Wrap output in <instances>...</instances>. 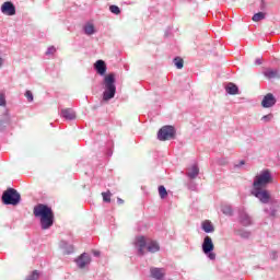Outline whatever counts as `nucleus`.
Here are the masks:
<instances>
[{
  "mask_svg": "<svg viewBox=\"0 0 280 280\" xmlns=\"http://www.w3.org/2000/svg\"><path fill=\"white\" fill-rule=\"evenodd\" d=\"M35 218L40 219V226L43 231L51 229L54 226V211L46 205L39 203L34 207Z\"/></svg>",
  "mask_w": 280,
  "mask_h": 280,
  "instance_id": "f257e3e1",
  "label": "nucleus"
},
{
  "mask_svg": "<svg viewBox=\"0 0 280 280\" xmlns=\"http://www.w3.org/2000/svg\"><path fill=\"white\" fill-rule=\"evenodd\" d=\"M115 73L106 74L103 79V102H110L117 93V85H115Z\"/></svg>",
  "mask_w": 280,
  "mask_h": 280,
  "instance_id": "f03ea898",
  "label": "nucleus"
},
{
  "mask_svg": "<svg viewBox=\"0 0 280 280\" xmlns=\"http://www.w3.org/2000/svg\"><path fill=\"white\" fill-rule=\"evenodd\" d=\"M135 246L138 249V255H145V248L148 253H159L161 250V246L156 241H148L144 236L136 237Z\"/></svg>",
  "mask_w": 280,
  "mask_h": 280,
  "instance_id": "7ed1b4c3",
  "label": "nucleus"
},
{
  "mask_svg": "<svg viewBox=\"0 0 280 280\" xmlns=\"http://www.w3.org/2000/svg\"><path fill=\"white\" fill-rule=\"evenodd\" d=\"M270 183H272V174H270V171L265 170L254 178L253 188L259 189L268 187Z\"/></svg>",
  "mask_w": 280,
  "mask_h": 280,
  "instance_id": "20e7f679",
  "label": "nucleus"
},
{
  "mask_svg": "<svg viewBox=\"0 0 280 280\" xmlns=\"http://www.w3.org/2000/svg\"><path fill=\"white\" fill-rule=\"evenodd\" d=\"M2 202L3 205H12L13 207H16V205L21 202V194L14 188H9L2 194Z\"/></svg>",
  "mask_w": 280,
  "mask_h": 280,
  "instance_id": "39448f33",
  "label": "nucleus"
},
{
  "mask_svg": "<svg viewBox=\"0 0 280 280\" xmlns=\"http://www.w3.org/2000/svg\"><path fill=\"white\" fill-rule=\"evenodd\" d=\"M202 253H205L211 261H214L215 259V253H213V248L215 246L213 245V240H211V236H206L203 238V243L201 245Z\"/></svg>",
  "mask_w": 280,
  "mask_h": 280,
  "instance_id": "423d86ee",
  "label": "nucleus"
},
{
  "mask_svg": "<svg viewBox=\"0 0 280 280\" xmlns=\"http://www.w3.org/2000/svg\"><path fill=\"white\" fill-rule=\"evenodd\" d=\"M176 137V129L172 126H164L158 132L159 141H171Z\"/></svg>",
  "mask_w": 280,
  "mask_h": 280,
  "instance_id": "0eeeda50",
  "label": "nucleus"
},
{
  "mask_svg": "<svg viewBox=\"0 0 280 280\" xmlns=\"http://www.w3.org/2000/svg\"><path fill=\"white\" fill-rule=\"evenodd\" d=\"M252 196H255L262 205H268L270 200V192L264 188H253Z\"/></svg>",
  "mask_w": 280,
  "mask_h": 280,
  "instance_id": "6e6552de",
  "label": "nucleus"
},
{
  "mask_svg": "<svg viewBox=\"0 0 280 280\" xmlns=\"http://www.w3.org/2000/svg\"><path fill=\"white\" fill-rule=\"evenodd\" d=\"M1 12L5 16H14L16 14V7H14V3L7 1L1 5Z\"/></svg>",
  "mask_w": 280,
  "mask_h": 280,
  "instance_id": "1a4fd4ad",
  "label": "nucleus"
},
{
  "mask_svg": "<svg viewBox=\"0 0 280 280\" xmlns=\"http://www.w3.org/2000/svg\"><path fill=\"white\" fill-rule=\"evenodd\" d=\"M277 104V98H275V95L272 93H268L264 96L261 101L262 108H272Z\"/></svg>",
  "mask_w": 280,
  "mask_h": 280,
  "instance_id": "9d476101",
  "label": "nucleus"
},
{
  "mask_svg": "<svg viewBox=\"0 0 280 280\" xmlns=\"http://www.w3.org/2000/svg\"><path fill=\"white\" fill-rule=\"evenodd\" d=\"M77 266L78 268H86L89 264H91V256L86 253H83L81 256L77 258Z\"/></svg>",
  "mask_w": 280,
  "mask_h": 280,
  "instance_id": "9b49d317",
  "label": "nucleus"
},
{
  "mask_svg": "<svg viewBox=\"0 0 280 280\" xmlns=\"http://www.w3.org/2000/svg\"><path fill=\"white\" fill-rule=\"evenodd\" d=\"M238 218L243 226H250L253 224V219L244 210H240Z\"/></svg>",
  "mask_w": 280,
  "mask_h": 280,
  "instance_id": "f8f14e48",
  "label": "nucleus"
},
{
  "mask_svg": "<svg viewBox=\"0 0 280 280\" xmlns=\"http://www.w3.org/2000/svg\"><path fill=\"white\" fill-rule=\"evenodd\" d=\"M150 272L151 277L156 280H163L165 277V269L163 268L151 267Z\"/></svg>",
  "mask_w": 280,
  "mask_h": 280,
  "instance_id": "ddd939ff",
  "label": "nucleus"
},
{
  "mask_svg": "<svg viewBox=\"0 0 280 280\" xmlns=\"http://www.w3.org/2000/svg\"><path fill=\"white\" fill-rule=\"evenodd\" d=\"M270 202V207L269 208H265V213H267L268 215H270L271 218H275V215H277V208L279 207L280 202L279 200H271Z\"/></svg>",
  "mask_w": 280,
  "mask_h": 280,
  "instance_id": "4468645a",
  "label": "nucleus"
},
{
  "mask_svg": "<svg viewBox=\"0 0 280 280\" xmlns=\"http://www.w3.org/2000/svg\"><path fill=\"white\" fill-rule=\"evenodd\" d=\"M94 69L98 75H106V62L102 59H98L94 63Z\"/></svg>",
  "mask_w": 280,
  "mask_h": 280,
  "instance_id": "2eb2a0df",
  "label": "nucleus"
},
{
  "mask_svg": "<svg viewBox=\"0 0 280 280\" xmlns=\"http://www.w3.org/2000/svg\"><path fill=\"white\" fill-rule=\"evenodd\" d=\"M60 116L67 121H73L75 119V112L71 108H63L61 109Z\"/></svg>",
  "mask_w": 280,
  "mask_h": 280,
  "instance_id": "dca6fc26",
  "label": "nucleus"
},
{
  "mask_svg": "<svg viewBox=\"0 0 280 280\" xmlns=\"http://www.w3.org/2000/svg\"><path fill=\"white\" fill-rule=\"evenodd\" d=\"M198 174H200V168L198 167V164H194L192 166L187 168L186 176H188V178L194 180V178H198Z\"/></svg>",
  "mask_w": 280,
  "mask_h": 280,
  "instance_id": "f3484780",
  "label": "nucleus"
},
{
  "mask_svg": "<svg viewBox=\"0 0 280 280\" xmlns=\"http://www.w3.org/2000/svg\"><path fill=\"white\" fill-rule=\"evenodd\" d=\"M201 229L205 231V233H213V231H215L213 223H211L209 220H206L201 223Z\"/></svg>",
  "mask_w": 280,
  "mask_h": 280,
  "instance_id": "a211bd4d",
  "label": "nucleus"
},
{
  "mask_svg": "<svg viewBox=\"0 0 280 280\" xmlns=\"http://www.w3.org/2000/svg\"><path fill=\"white\" fill-rule=\"evenodd\" d=\"M83 32L86 34V36H93V34H95V25H93L91 22L85 23L83 26Z\"/></svg>",
  "mask_w": 280,
  "mask_h": 280,
  "instance_id": "6ab92c4d",
  "label": "nucleus"
},
{
  "mask_svg": "<svg viewBox=\"0 0 280 280\" xmlns=\"http://www.w3.org/2000/svg\"><path fill=\"white\" fill-rule=\"evenodd\" d=\"M225 91L229 93V95H237V93H240V89L234 83H229L225 86Z\"/></svg>",
  "mask_w": 280,
  "mask_h": 280,
  "instance_id": "aec40b11",
  "label": "nucleus"
},
{
  "mask_svg": "<svg viewBox=\"0 0 280 280\" xmlns=\"http://www.w3.org/2000/svg\"><path fill=\"white\" fill-rule=\"evenodd\" d=\"M265 78H268L269 80H272L275 78H280L279 75V70H273V69H267L264 72Z\"/></svg>",
  "mask_w": 280,
  "mask_h": 280,
  "instance_id": "412c9836",
  "label": "nucleus"
},
{
  "mask_svg": "<svg viewBox=\"0 0 280 280\" xmlns=\"http://www.w3.org/2000/svg\"><path fill=\"white\" fill-rule=\"evenodd\" d=\"M60 246L63 249V252L66 253V255H71V253H73V250H74L73 245H71L65 241L60 243Z\"/></svg>",
  "mask_w": 280,
  "mask_h": 280,
  "instance_id": "4be33fe9",
  "label": "nucleus"
},
{
  "mask_svg": "<svg viewBox=\"0 0 280 280\" xmlns=\"http://www.w3.org/2000/svg\"><path fill=\"white\" fill-rule=\"evenodd\" d=\"M264 19H266V13L258 12L253 15L252 21H254L255 23H259V21H264Z\"/></svg>",
  "mask_w": 280,
  "mask_h": 280,
  "instance_id": "5701e85b",
  "label": "nucleus"
},
{
  "mask_svg": "<svg viewBox=\"0 0 280 280\" xmlns=\"http://www.w3.org/2000/svg\"><path fill=\"white\" fill-rule=\"evenodd\" d=\"M221 211L224 215H233V208L229 205H223Z\"/></svg>",
  "mask_w": 280,
  "mask_h": 280,
  "instance_id": "b1692460",
  "label": "nucleus"
},
{
  "mask_svg": "<svg viewBox=\"0 0 280 280\" xmlns=\"http://www.w3.org/2000/svg\"><path fill=\"white\" fill-rule=\"evenodd\" d=\"M109 12H112V14H121V9L115 4H112L109 7Z\"/></svg>",
  "mask_w": 280,
  "mask_h": 280,
  "instance_id": "393cba45",
  "label": "nucleus"
},
{
  "mask_svg": "<svg viewBox=\"0 0 280 280\" xmlns=\"http://www.w3.org/2000/svg\"><path fill=\"white\" fill-rule=\"evenodd\" d=\"M174 65L177 67V69H183L184 61L180 57H176L174 59Z\"/></svg>",
  "mask_w": 280,
  "mask_h": 280,
  "instance_id": "a878e982",
  "label": "nucleus"
},
{
  "mask_svg": "<svg viewBox=\"0 0 280 280\" xmlns=\"http://www.w3.org/2000/svg\"><path fill=\"white\" fill-rule=\"evenodd\" d=\"M159 195L162 199L167 197V189H165V186L159 187Z\"/></svg>",
  "mask_w": 280,
  "mask_h": 280,
  "instance_id": "bb28decb",
  "label": "nucleus"
},
{
  "mask_svg": "<svg viewBox=\"0 0 280 280\" xmlns=\"http://www.w3.org/2000/svg\"><path fill=\"white\" fill-rule=\"evenodd\" d=\"M240 235V237H243L244 240H248V237H250V232L246 231V230H241L237 233Z\"/></svg>",
  "mask_w": 280,
  "mask_h": 280,
  "instance_id": "cd10ccee",
  "label": "nucleus"
},
{
  "mask_svg": "<svg viewBox=\"0 0 280 280\" xmlns=\"http://www.w3.org/2000/svg\"><path fill=\"white\" fill-rule=\"evenodd\" d=\"M40 277V273H38V270L32 271V273L26 278L28 280H38Z\"/></svg>",
  "mask_w": 280,
  "mask_h": 280,
  "instance_id": "c85d7f7f",
  "label": "nucleus"
},
{
  "mask_svg": "<svg viewBox=\"0 0 280 280\" xmlns=\"http://www.w3.org/2000/svg\"><path fill=\"white\" fill-rule=\"evenodd\" d=\"M272 114H268L261 117V121H264V124H268L270 121H272Z\"/></svg>",
  "mask_w": 280,
  "mask_h": 280,
  "instance_id": "c756f323",
  "label": "nucleus"
},
{
  "mask_svg": "<svg viewBox=\"0 0 280 280\" xmlns=\"http://www.w3.org/2000/svg\"><path fill=\"white\" fill-rule=\"evenodd\" d=\"M110 196L112 194L109 192V190L107 192H102L104 202H110Z\"/></svg>",
  "mask_w": 280,
  "mask_h": 280,
  "instance_id": "7c9ffc66",
  "label": "nucleus"
},
{
  "mask_svg": "<svg viewBox=\"0 0 280 280\" xmlns=\"http://www.w3.org/2000/svg\"><path fill=\"white\" fill-rule=\"evenodd\" d=\"M25 97L28 100V102H34V94H32V91H26L25 92Z\"/></svg>",
  "mask_w": 280,
  "mask_h": 280,
  "instance_id": "2f4dec72",
  "label": "nucleus"
},
{
  "mask_svg": "<svg viewBox=\"0 0 280 280\" xmlns=\"http://www.w3.org/2000/svg\"><path fill=\"white\" fill-rule=\"evenodd\" d=\"M54 54H56V47L54 46L48 47L46 51V56H54Z\"/></svg>",
  "mask_w": 280,
  "mask_h": 280,
  "instance_id": "473e14b6",
  "label": "nucleus"
},
{
  "mask_svg": "<svg viewBox=\"0 0 280 280\" xmlns=\"http://www.w3.org/2000/svg\"><path fill=\"white\" fill-rule=\"evenodd\" d=\"M0 106H5V95L0 93Z\"/></svg>",
  "mask_w": 280,
  "mask_h": 280,
  "instance_id": "72a5a7b5",
  "label": "nucleus"
},
{
  "mask_svg": "<svg viewBox=\"0 0 280 280\" xmlns=\"http://www.w3.org/2000/svg\"><path fill=\"white\" fill-rule=\"evenodd\" d=\"M277 257H278L277 252H271L270 253V259H277Z\"/></svg>",
  "mask_w": 280,
  "mask_h": 280,
  "instance_id": "f704fd0d",
  "label": "nucleus"
},
{
  "mask_svg": "<svg viewBox=\"0 0 280 280\" xmlns=\"http://www.w3.org/2000/svg\"><path fill=\"white\" fill-rule=\"evenodd\" d=\"M242 165H246L244 160H242L238 164H235V167H242Z\"/></svg>",
  "mask_w": 280,
  "mask_h": 280,
  "instance_id": "c9c22d12",
  "label": "nucleus"
},
{
  "mask_svg": "<svg viewBox=\"0 0 280 280\" xmlns=\"http://www.w3.org/2000/svg\"><path fill=\"white\" fill-rule=\"evenodd\" d=\"M261 63H262V59H261V58H257V59L255 60V65L259 66V65H261Z\"/></svg>",
  "mask_w": 280,
  "mask_h": 280,
  "instance_id": "e433bc0d",
  "label": "nucleus"
},
{
  "mask_svg": "<svg viewBox=\"0 0 280 280\" xmlns=\"http://www.w3.org/2000/svg\"><path fill=\"white\" fill-rule=\"evenodd\" d=\"M93 255H94V257H100V252L94 250V252H93Z\"/></svg>",
  "mask_w": 280,
  "mask_h": 280,
  "instance_id": "4c0bfd02",
  "label": "nucleus"
},
{
  "mask_svg": "<svg viewBox=\"0 0 280 280\" xmlns=\"http://www.w3.org/2000/svg\"><path fill=\"white\" fill-rule=\"evenodd\" d=\"M3 62H4V60L0 57V69H1V67H3Z\"/></svg>",
  "mask_w": 280,
  "mask_h": 280,
  "instance_id": "58836bf2",
  "label": "nucleus"
},
{
  "mask_svg": "<svg viewBox=\"0 0 280 280\" xmlns=\"http://www.w3.org/2000/svg\"><path fill=\"white\" fill-rule=\"evenodd\" d=\"M117 201H118L119 205H124V201H122L121 198H118Z\"/></svg>",
  "mask_w": 280,
  "mask_h": 280,
  "instance_id": "ea45409f",
  "label": "nucleus"
},
{
  "mask_svg": "<svg viewBox=\"0 0 280 280\" xmlns=\"http://www.w3.org/2000/svg\"><path fill=\"white\" fill-rule=\"evenodd\" d=\"M25 280H28V278H26Z\"/></svg>",
  "mask_w": 280,
  "mask_h": 280,
  "instance_id": "a19ab883",
  "label": "nucleus"
}]
</instances>
